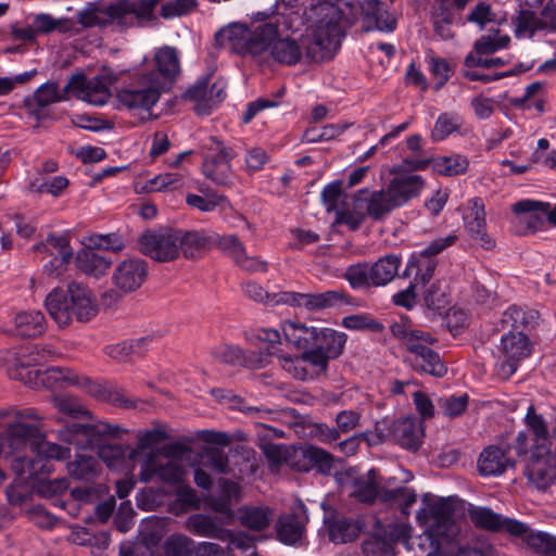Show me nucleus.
I'll use <instances>...</instances> for the list:
<instances>
[{
	"mask_svg": "<svg viewBox=\"0 0 556 556\" xmlns=\"http://www.w3.org/2000/svg\"><path fill=\"white\" fill-rule=\"evenodd\" d=\"M331 18L314 30L311 38L303 42L305 56L314 62L330 60L340 46L338 22L352 26L362 17L364 31L395 29L396 20L387 11L380 0H343L338 8H330Z\"/></svg>",
	"mask_w": 556,
	"mask_h": 556,
	"instance_id": "f257e3e1",
	"label": "nucleus"
},
{
	"mask_svg": "<svg viewBox=\"0 0 556 556\" xmlns=\"http://www.w3.org/2000/svg\"><path fill=\"white\" fill-rule=\"evenodd\" d=\"M125 432L126 430L119 426L103 421L93 424L70 421L59 430V438L79 450H96L99 458L109 468L117 469L139 456L138 450L111 442L112 439L119 438Z\"/></svg>",
	"mask_w": 556,
	"mask_h": 556,
	"instance_id": "f03ea898",
	"label": "nucleus"
},
{
	"mask_svg": "<svg viewBox=\"0 0 556 556\" xmlns=\"http://www.w3.org/2000/svg\"><path fill=\"white\" fill-rule=\"evenodd\" d=\"M282 332L287 344L301 352L300 359L321 372L327 371L329 361L342 355L348 340L344 332L332 328L307 326L291 320L282 324Z\"/></svg>",
	"mask_w": 556,
	"mask_h": 556,
	"instance_id": "7ed1b4c3",
	"label": "nucleus"
},
{
	"mask_svg": "<svg viewBox=\"0 0 556 556\" xmlns=\"http://www.w3.org/2000/svg\"><path fill=\"white\" fill-rule=\"evenodd\" d=\"M45 306L61 328L68 326L73 319L87 323L98 313L92 292L85 285L76 281L70 282L66 289L51 290L46 296Z\"/></svg>",
	"mask_w": 556,
	"mask_h": 556,
	"instance_id": "20e7f679",
	"label": "nucleus"
},
{
	"mask_svg": "<svg viewBox=\"0 0 556 556\" xmlns=\"http://www.w3.org/2000/svg\"><path fill=\"white\" fill-rule=\"evenodd\" d=\"M393 541H402L408 549L415 552V556H478L476 548H465L457 542L440 535L427 528L422 534L410 538L405 526L399 527L391 534Z\"/></svg>",
	"mask_w": 556,
	"mask_h": 556,
	"instance_id": "39448f33",
	"label": "nucleus"
},
{
	"mask_svg": "<svg viewBox=\"0 0 556 556\" xmlns=\"http://www.w3.org/2000/svg\"><path fill=\"white\" fill-rule=\"evenodd\" d=\"M165 90L147 72L136 73L130 81L117 90L121 104L128 109L150 110Z\"/></svg>",
	"mask_w": 556,
	"mask_h": 556,
	"instance_id": "423d86ee",
	"label": "nucleus"
},
{
	"mask_svg": "<svg viewBox=\"0 0 556 556\" xmlns=\"http://www.w3.org/2000/svg\"><path fill=\"white\" fill-rule=\"evenodd\" d=\"M161 0H118L105 8V14L118 25L130 27L146 26L157 21L155 9Z\"/></svg>",
	"mask_w": 556,
	"mask_h": 556,
	"instance_id": "0eeeda50",
	"label": "nucleus"
},
{
	"mask_svg": "<svg viewBox=\"0 0 556 556\" xmlns=\"http://www.w3.org/2000/svg\"><path fill=\"white\" fill-rule=\"evenodd\" d=\"M455 510L456 506L452 498H439L433 503H427V507L418 511L417 519L428 523V528L440 535L457 542L459 529L454 520Z\"/></svg>",
	"mask_w": 556,
	"mask_h": 556,
	"instance_id": "6e6552de",
	"label": "nucleus"
},
{
	"mask_svg": "<svg viewBox=\"0 0 556 556\" xmlns=\"http://www.w3.org/2000/svg\"><path fill=\"white\" fill-rule=\"evenodd\" d=\"M138 249L146 256L157 262H170L178 257L176 229H148L138 238Z\"/></svg>",
	"mask_w": 556,
	"mask_h": 556,
	"instance_id": "1a4fd4ad",
	"label": "nucleus"
},
{
	"mask_svg": "<svg viewBox=\"0 0 556 556\" xmlns=\"http://www.w3.org/2000/svg\"><path fill=\"white\" fill-rule=\"evenodd\" d=\"M525 475L540 490L556 485V450L552 453L549 446L533 445Z\"/></svg>",
	"mask_w": 556,
	"mask_h": 556,
	"instance_id": "9d476101",
	"label": "nucleus"
},
{
	"mask_svg": "<svg viewBox=\"0 0 556 556\" xmlns=\"http://www.w3.org/2000/svg\"><path fill=\"white\" fill-rule=\"evenodd\" d=\"M0 441L1 455L8 452H26L28 448L35 453L36 445L41 440V431L38 426L21 420H11L4 425Z\"/></svg>",
	"mask_w": 556,
	"mask_h": 556,
	"instance_id": "9b49d317",
	"label": "nucleus"
},
{
	"mask_svg": "<svg viewBox=\"0 0 556 556\" xmlns=\"http://www.w3.org/2000/svg\"><path fill=\"white\" fill-rule=\"evenodd\" d=\"M4 460L9 463L15 473V480L33 482L35 477L51 473L52 466L46 458H37L36 454L27 455L26 452H5Z\"/></svg>",
	"mask_w": 556,
	"mask_h": 556,
	"instance_id": "f8f14e48",
	"label": "nucleus"
},
{
	"mask_svg": "<svg viewBox=\"0 0 556 556\" xmlns=\"http://www.w3.org/2000/svg\"><path fill=\"white\" fill-rule=\"evenodd\" d=\"M148 263L142 258H128L121 262L113 274L114 286L124 293L138 290L148 277Z\"/></svg>",
	"mask_w": 556,
	"mask_h": 556,
	"instance_id": "ddd939ff",
	"label": "nucleus"
},
{
	"mask_svg": "<svg viewBox=\"0 0 556 556\" xmlns=\"http://www.w3.org/2000/svg\"><path fill=\"white\" fill-rule=\"evenodd\" d=\"M468 516L478 529L490 533L506 534L509 539L516 528L518 519L495 513L490 507L475 506L468 509Z\"/></svg>",
	"mask_w": 556,
	"mask_h": 556,
	"instance_id": "4468645a",
	"label": "nucleus"
},
{
	"mask_svg": "<svg viewBox=\"0 0 556 556\" xmlns=\"http://www.w3.org/2000/svg\"><path fill=\"white\" fill-rule=\"evenodd\" d=\"M154 61L156 68L147 71V73L156 81L157 86L166 91L180 73L177 51L175 48L165 46L155 52Z\"/></svg>",
	"mask_w": 556,
	"mask_h": 556,
	"instance_id": "2eb2a0df",
	"label": "nucleus"
},
{
	"mask_svg": "<svg viewBox=\"0 0 556 556\" xmlns=\"http://www.w3.org/2000/svg\"><path fill=\"white\" fill-rule=\"evenodd\" d=\"M516 457L511 454L510 447H498L490 445L480 453L477 467L481 476H501L508 468H514Z\"/></svg>",
	"mask_w": 556,
	"mask_h": 556,
	"instance_id": "dca6fc26",
	"label": "nucleus"
},
{
	"mask_svg": "<svg viewBox=\"0 0 556 556\" xmlns=\"http://www.w3.org/2000/svg\"><path fill=\"white\" fill-rule=\"evenodd\" d=\"M216 143L217 152L215 155H206L204 157L202 168L204 175L212 179L214 182L227 186L232 184V174L229 162L233 157V153L230 149L223 147L222 142L216 138H212Z\"/></svg>",
	"mask_w": 556,
	"mask_h": 556,
	"instance_id": "f3484780",
	"label": "nucleus"
},
{
	"mask_svg": "<svg viewBox=\"0 0 556 556\" xmlns=\"http://www.w3.org/2000/svg\"><path fill=\"white\" fill-rule=\"evenodd\" d=\"M178 253L181 251L186 258H199L214 248L216 232L211 230L176 229Z\"/></svg>",
	"mask_w": 556,
	"mask_h": 556,
	"instance_id": "a211bd4d",
	"label": "nucleus"
},
{
	"mask_svg": "<svg viewBox=\"0 0 556 556\" xmlns=\"http://www.w3.org/2000/svg\"><path fill=\"white\" fill-rule=\"evenodd\" d=\"M510 536L514 542L521 544L538 554L556 553V536L542 531H534L529 525L518 520Z\"/></svg>",
	"mask_w": 556,
	"mask_h": 556,
	"instance_id": "6ab92c4d",
	"label": "nucleus"
},
{
	"mask_svg": "<svg viewBox=\"0 0 556 556\" xmlns=\"http://www.w3.org/2000/svg\"><path fill=\"white\" fill-rule=\"evenodd\" d=\"M211 356L218 363L228 366L262 368L265 359L262 356L247 354L242 348L231 343H219L212 348Z\"/></svg>",
	"mask_w": 556,
	"mask_h": 556,
	"instance_id": "aec40b11",
	"label": "nucleus"
},
{
	"mask_svg": "<svg viewBox=\"0 0 556 556\" xmlns=\"http://www.w3.org/2000/svg\"><path fill=\"white\" fill-rule=\"evenodd\" d=\"M226 526L227 525L222 522L218 517L202 513L193 514L186 520V528L192 534L220 541H229L232 539V533L230 530L226 529Z\"/></svg>",
	"mask_w": 556,
	"mask_h": 556,
	"instance_id": "412c9836",
	"label": "nucleus"
},
{
	"mask_svg": "<svg viewBox=\"0 0 556 556\" xmlns=\"http://www.w3.org/2000/svg\"><path fill=\"white\" fill-rule=\"evenodd\" d=\"M64 99V94L59 91V84L48 81L41 85L31 97L25 98L24 105L37 121H42L48 117L47 108Z\"/></svg>",
	"mask_w": 556,
	"mask_h": 556,
	"instance_id": "4be33fe9",
	"label": "nucleus"
},
{
	"mask_svg": "<svg viewBox=\"0 0 556 556\" xmlns=\"http://www.w3.org/2000/svg\"><path fill=\"white\" fill-rule=\"evenodd\" d=\"M470 204V213L465 216L466 229L481 248L491 250L495 247V241L485 231L484 204L480 198L472 199Z\"/></svg>",
	"mask_w": 556,
	"mask_h": 556,
	"instance_id": "5701e85b",
	"label": "nucleus"
},
{
	"mask_svg": "<svg viewBox=\"0 0 556 556\" xmlns=\"http://www.w3.org/2000/svg\"><path fill=\"white\" fill-rule=\"evenodd\" d=\"M392 440L403 448L417 451L421 444L422 429L414 417H401L391 421Z\"/></svg>",
	"mask_w": 556,
	"mask_h": 556,
	"instance_id": "b1692460",
	"label": "nucleus"
},
{
	"mask_svg": "<svg viewBox=\"0 0 556 556\" xmlns=\"http://www.w3.org/2000/svg\"><path fill=\"white\" fill-rule=\"evenodd\" d=\"M282 30L278 18L262 25H257L250 30L247 42V54L261 55L266 50H270L276 37L281 36Z\"/></svg>",
	"mask_w": 556,
	"mask_h": 556,
	"instance_id": "393cba45",
	"label": "nucleus"
},
{
	"mask_svg": "<svg viewBox=\"0 0 556 556\" xmlns=\"http://www.w3.org/2000/svg\"><path fill=\"white\" fill-rule=\"evenodd\" d=\"M368 189L358 190L352 198V207L338 210L336 223L346 225L350 230H357L368 216Z\"/></svg>",
	"mask_w": 556,
	"mask_h": 556,
	"instance_id": "a878e982",
	"label": "nucleus"
},
{
	"mask_svg": "<svg viewBox=\"0 0 556 556\" xmlns=\"http://www.w3.org/2000/svg\"><path fill=\"white\" fill-rule=\"evenodd\" d=\"M425 186V180L419 175H407L391 179L387 189L396 207L403 206L413 198L419 195Z\"/></svg>",
	"mask_w": 556,
	"mask_h": 556,
	"instance_id": "bb28decb",
	"label": "nucleus"
},
{
	"mask_svg": "<svg viewBox=\"0 0 556 556\" xmlns=\"http://www.w3.org/2000/svg\"><path fill=\"white\" fill-rule=\"evenodd\" d=\"M354 299L344 289L327 290L320 293H305L304 307L309 312L339 308L353 305Z\"/></svg>",
	"mask_w": 556,
	"mask_h": 556,
	"instance_id": "cd10ccee",
	"label": "nucleus"
},
{
	"mask_svg": "<svg viewBox=\"0 0 556 556\" xmlns=\"http://www.w3.org/2000/svg\"><path fill=\"white\" fill-rule=\"evenodd\" d=\"M80 389L94 399L109 402L115 406L124 408H134L136 406L132 400L126 399L119 390L108 382L100 383L88 377H83Z\"/></svg>",
	"mask_w": 556,
	"mask_h": 556,
	"instance_id": "c85d7f7f",
	"label": "nucleus"
},
{
	"mask_svg": "<svg viewBox=\"0 0 556 556\" xmlns=\"http://www.w3.org/2000/svg\"><path fill=\"white\" fill-rule=\"evenodd\" d=\"M329 540L334 544H344L355 541L365 528L361 519L339 517L328 520Z\"/></svg>",
	"mask_w": 556,
	"mask_h": 556,
	"instance_id": "c756f323",
	"label": "nucleus"
},
{
	"mask_svg": "<svg viewBox=\"0 0 556 556\" xmlns=\"http://www.w3.org/2000/svg\"><path fill=\"white\" fill-rule=\"evenodd\" d=\"M250 30L245 25L235 23L228 27L219 29L215 34V43L218 48H229V50L245 55L247 42Z\"/></svg>",
	"mask_w": 556,
	"mask_h": 556,
	"instance_id": "7c9ffc66",
	"label": "nucleus"
},
{
	"mask_svg": "<svg viewBox=\"0 0 556 556\" xmlns=\"http://www.w3.org/2000/svg\"><path fill=\"white\" fill-rule=\"evenodd\" d=\"M414 348L415 353L413 354L410 363L415 370L431 375L437 378H441L447 372V368L438 352L430 348Z\"/></svg>",
	"mask_w": 556,
	"mask_h": 556,
	"instance_id": "2f4dec72",
	"label": "nucleus"
},
{
	"mask_svg": "<svg viewBox=\"0 0 556 556\" xmlns=\"http://www.w3.org/2000/svg\"><path fill=\"white\" fill-rule=\"evenodd\" d=\"M513 211L516 214H530L528 223L533 231L538 228L536 224L543 223L538 215L540 212L546 214L548 223L556 226V205L552 207L548 202L521 200L514 204Z\"/></svg>",
	"mask_w": 556,
	"mask_h": 556,
	"instance_id": "473e14b6",
	"label": "nucleus"
},
{
	"mask_svg": "<svg viewBox=\"0 0 556 556\" xmlns=\"http://www.w3.org/2000/svg\"><path fill=\"white\" fill-rule=\"evenodd\" d=\"M47 321L40 311L20 312L14 317L15 333L22 338L41 336L46 331Z\"/></svg>",
	"mask_w": 556,
	"mask_h": 556,
	"instance_id": "72a5a7b5",
	"label": "nucleus"
},
{
	"mask_svg": "<svg viewBox=\"0 0 556 556\" xmlns=\"http://www.w3.org/2000/svg\"><path fill=\"white\" fill-rule=\"evenodd\" d=\"M71 90H79L86 93L88 101L91 104L102 105L105 104L109 98V91L104 86L91 87L90 83H87L86 75L84 73H76L72 75L63 89L64 97Z\"/></svg>",
	"mask_w": 556,
	"mask_h": 556,
	"instance_id": "f704fd0d",
	"label": "nucleus"
},
{
	"mask_svg": "<svg viewBox=\"0 0 556 556\" xmlns=\"http://www.w3.org/2000/svg\"><path fill=\"white\" fill-rule=\"evenodd\" d=\"M35 375V384L50 387L52 382H65L70 386H81V378L77 372L67 367H50L43 371L39 369L28 370L27 375Z\"/></svg>",
	"mask_w": 556,
	"mask_h": 556,
	"instance_id": "c9c22d12",
	"label": "nucleus"
},
{
	"mask_svg": "<svg viewBox=\"0 0 556 556\" xmlns=\"http://www.w3.org/2000/svg\"><path fill=\"white\" fill-rule=\"evenodd\" d=\"M401 258L395 254L379 257L370 267L372 287H384L399 274Z\"/></svg>",
	"mask_w": 556,
	"mask_h": 556,
	"instance_id": "e433bc0d",
	"label": "nucleus"
},
{
	"mask_svg": "<svg viewBox=\"0 0 556 556\" xmlns=\"http://www.w3.org/2000/svg\"><path fill=\"white\" fill-rule=\"evenodd\" d=\"M380 490L378 470L372 468L354 480L351 495L362 503L372 504L379 498Z\"/></svg>",
	"mask_w": 556,
	"mask_h": 556,
	"instance_id": "4c0bfd02",
	"label": "nucleus"
},
{
	"mask_svg": "<svg viewBox=\"0 0 556 556\" xmlns=\"http://www.w3.org/2000/svg\"><path fill=\"white\" fill-rule=\"evenodd\" d=\"M277 538L280 542L292 545L302 538L305 525L296 514H287L278 518L276 523Z\"/></svg>",
	"mask_w": 556,
	"mask_h": 556,
	"instance_id": "58836bf2",
	"label": "nucleus"
},
{
	"mask_svg": "<svg viewBox=\"0 0 556 556\" xmlns=\"http://www.w3.org/2000/svg\"><path fill=\"white\" fill-rule=\"evenodd\" d=\"M303 46L289 37H276L270 49L273 59L281 64L294 65L301 61Z\"/></svg>",
	"mask_w": 556,
	"mask_h": 556,
	"instance_id": "ea45409f",
	"label": "nucleus"
},
{
	"mask_svg": "<svg viewBox=\"0 0 556 556\" xmlns=\"http://www.w3.org/2000/svg\"><path fill=\"white\" fill-rule=\"evenodd\" d=\"M539 312L534 309H523L518 306H510L504 314L502 323L516 332L528 330L536 325Z\"/></svg>",
	"mask_w": 556,
	"mask_h": 556,
	"instance_id": "a19ab883",
	"label": "nucleus"
},
{
	"mask_svg": "<svg viewBox=\"0 0 556 556\" xmlns=\"http://www.w3.org/2000/svg\"><path fill=\"white\" fill-rule=\"evenodd\" d=\"M67 471L72 478L91 481L100 473L101 466L96 457L77 454L74 460L67 463Z\"/></svg>",
	"mask_w": 556,
	"mask_h": 556,
	"instance_id": "79ce46f5",
	"label": "nucleus"
},
{
	"mask_svg": "<svg viewBox=\"0 0 556 556\" xmlns=\"http://www.w3.org/2000/svg\"><path fill=\"white\" fill-rule=\"evenodd\" d=\"M76 262L81 271L93 277L104 275L112 263L105 255L94 250L79 252Z\"/></svg>",
	"mask_w": 556,
	"mask_h": 556,
	"instance_id": "37998d69",
	"label": "nucleus"
},
{
	"mask_svg": "<svg viewBox=\"0 0 556 556\" xmlns=\"http://www.w3.org/2000/svg\"><path fill=\"white\" fill-rule=\"evenodd\" d=\"M50 473H43L35 477L30 484L31 490L41 497L61 498L68 489L66 478L49 479ZM56 500H54L55 502Z\"/></svg>",
	"mask_w": 556,
	"mask_h": 556,
	"instance_id": "c03bdc74",
	"label": "nucleus"
},
{
	"mask_svg": "<svg viewBox=\"0 0 556 556\" xmlns=\"http://www.w3.org/2000/svg\"><path fill=\"white\" fill-rule=\"evenodd\" d=\"M240 523L251 530L262 531L271 520V510L268 507L243 506L238 509Z\"/></svg>",
	"mask_w": 556,
	"mask_h": 556,
	"instance_id": "a18cd8bd",
	"label": "nucleus"
},
{
	"mask_svg": "<svg viewBox=\"0 0 556 556\" xmlns=\"http://www.w3.org/2000/svg\"><path fill=\"white\" fill-rule=\"evenodd\" d=\"M305 462L301 470L308 471L316 468L323 475H329L333 467V456L329 452L313 445L302 450Z\"/></svg>",
	"mask_w": 556,
	"mask_h": 556,
	"instance_id": "49530a36",
	"label": "nucleus"
},
{
	"mask_svg": "<svg viewBox=\"0 0 556 556\" xmlns=\"http://www.w3.org/2000/svg\"><path fill=\"white\" fill-rule=\"evenodd\" d=\"M502 352L507 358L521 359L530 355L531 346L529 338L521 331H509L502 338Z\"/></svg>",
	"mask_w": 556,
	"mask_h": 556,
	"instance_id": "de8ad7c7",
	"label": "nucleus"
},
{
	"mask_svg": "<svg viewBox=\"0 0 556 556\" xmlns=\"http://www.w3.org/2000/svg\"><path fill=\"white\" fill-rule=\"evenodd\" d=\"M368 201V217L374 220H382L397 208L387 188L369 192Z\"/></svg>",
	"mask_w": 556,
	"mask_h": 556,
	"instance_id": "09e8293b",
	"label": "nucleus"
},
{
	"mask_svg": "<svg viewBox=\"0 0 556 556\" xmlns=\"http://www.w3.org/2000/svg\"><path fill=\"white\" fill-rule=\"evenodd\" d=\"M47 244L49 250L54 252L53 260L50 262L52 269H58L70 263L73 257V249L70 245L68 236L50 233L47 237Z\"/></svg>",
	"mask_w": 556,
	"mask_h": 556,
	"instance_id": "8fccbe9b",
	"label": "nucleus"
},
{
	"mask_svg": "<svg viewBox=\"0 0 556 556\" xmlns=\"http://www.w3.org/2000/svg\"><path fill=\"white\" fill-rule=\"evenodd\" d=\"M437 267V261L419 254V256L413 255L403 273L404 277H409L415 269V281L417 283L426 285L430 281Z\"/></svg>",
	"mask_w": 556,
	"mask_h": 556,
	"instance_id": "3c124183",
	"label": "nucleus"
},
{
	"mask_svg": "<svg viewBox=\"0 0 556 556\" xmlns=\"http://www.w3.org/2000/svg\"><path fill=\"white\" fill-rule=\"evenodd\" d=\"M468 165V160L460 154L432 157L433 170L442 176L451 177L465 174Z\"/></svg>",
	"mask_w": 556,
	"mask_h": 556,
	"instance_id": "603ef678",
	"label": "nucleus"
},
{
	"mask_svg": "<svg viewBox=\"0 0 556 556\" xmlns=\"http://www.w3.org/2000/svg\"><path fill=\"white\" fill-rule=\"evenodd\" d=\"M379 498L382 503L397 505L402 514L408 515L410 506L416 503L417 495L413 489L399 486L393 490H380Z\"/></svg>",
	"mask_w": 556,
	"mask_h": 556,
	"instance_id": "864d4df0",
	"label": "nucleus"
},
{
	"mask_svg": "<svg viewBox=\"0 0 556 556\" xmlns=\"http://www.w3.org/2000/svg\"><path fill=\"white\" fill-rule=\"evenodd\" d=\"M93 493L94 490L92 488H75L71 490L70 498H56L53 504L66 510L70 516L77 517L81 503H90Z\"/></svg>",
	"mask_w": 556,
	"mask_h": 556,
	"instance_id": "5fc2aeb1",
	"label": "nucleus"
},
{
	"mask_svg": "<svg viewBox=\"0 0 556 556\" xmlns=\"http://www.w3.org/2000/svg\"><path fill=\"white\" fill-rule=\"evenodd\" d=\"M194 547L192 539L179 533L170 534L163 544L165 556H192Z\"/></svg>",
	"mask_w": 556,
	"mask_h": 556,
	"instance_id": "6e6d98bb",
	"label": "nucleus"
},
{
	"mask_svg": "<svg viewBox=\"0 0 556 556\" xmlns=\"http://www.w3.org/2000/svg\"><path fill=\"white\" fill-rule=\"evenodd\" d=\"M33 26L36 30V35L49 34L53 30H59L64 34L71 31L73 28L72 23L68 20H58L47 13L35 15L33 18Z\"/></svg>",
	"mask_w": 556,
	"mask_h": 556,
	"instance_id": "4d7b16f0",
	"label": "nucleus"
},
{
	"mask_svg": "<svg viewBox=\"0 0 556 556\" xmlns=\"http://www.w3.org/2000/svg\"><path fill=\"white\" fill-rule=\"evenodd\" d=\"M343 278L346 279L353 289L371 287L370 267L366 263L350 265Z\"/></svg>",
	"mask_w": 556,
	"mask_h": 556,
	"instance_id": "13d9d810",
	"label": "nucleus"
},
{
	"mask_svg": "<svg viewBox=\"0 0 556 556\" xmlns=\"http://www.w3.org/2000/svg\"><path fill=\"white\" fill-rule=\"evenodd\" d=\"M342 326L350 330H369L371 332H382L384 326L377 319L367 314H355L343 317Z\"/></svg>",
	"mask_w": 556,
	"mask_h": 556,
	"instance_id": "bf43d9fd",
	"label": "nucleus"
},
{
	"mask_svg": "<svg viewBox=\"0 0 556 556\" xmlns=\"http://www.w3.org/2000/svg\"><path fill=\"white\" fill-rule=\"evenodd\" d=\"M37 458H46L54 469L53 460H62L70 457V448L56 443L47 442L41 434V440L36 445Z\"/></svg>",
	"mask_w": 556,
	"mask_h": 556,
	"instance_id": "052dcab7",
	"label": "nucleus"
},
{
	"mask_svg": "<svg viewBox=\"0 0 556 556\" xmlns=\"http://www.w3.org/2000/svg\"><path fill=\"white\" fill-rule=\"evenodd\" d=\"M527 425L534 435V445H545L551 447L548 430L542 416L536 415L534 407L530 406L526 416Z\"/></svg>",
	"mask_w": 556,
	"mask_h": 556,
	"instance_id": "680f3d73",
	"label": "nucleus"
},
{
	"mask_svg": "<svg viewBox=\"0 0 556 556\" xmlns=\"http://www.w3.org/2000/svg\"><path fill=\"white\" fill-rule=\"evenodd\" d=\"M543 28L541 20L531 10H520L515 20V33L517 37L528 34L530 37L538 30Z\"/></svg>",
	"mask_w": 556,
	"mask_h": 556,
	"instance_id": "e2e57ef3",
	"label": "nucleus"
},
{
	"mask_svg": "<svg viewBox=\"0 0 556 556\" xmlns=\"http://www.w3.org/2000/svg\"><path fill=\"white\" fill-rule=\"evenodd\" d=\"M218 248L223 253L228 255L233 262L243 255L245 248L236 235L220 236L216 233L214 248Z\"/></svg>",
	"mask_w": 556,
	"mask_h": 556,
	"instance_id": "0e129e2a",
	"label": "nucleus"
},
{
	"mask_svg": "<svg viewBox=\"0 0 556 556\" xmlns=\"http://www.w3.org/2000/svg\"><path fill=\"white\" fill-rule=\"evenodd\" d=\"M53 403L59 412L72 418L91 417V413L74 396H56Z\"/></svg>",
	"mask_w": 556,
	"mask_h": 556,
	"instance_id": "69168bd1",
	"label": "nucleus"
},
{
	"mask_svg": "<svg viewBox=\"0 0 556 556\" xmlns=\"http://www.w3.org/2000/svg\"><path fill=\"white\" fill-rule=\"evenodd\" d=\"M469 403V396L467 393L462 395H451L447 397H441L439 400V407L442 409L444 416L448 418H455L465 413Z\"/></svg>",
	"mask_w": 556,
	"mask_h": 556,
	"instance_id": "338daca9",
	"label": "nucleus"
},
{
	"mask_svg": "<svg viewBox=\"0 0 556 556\" xmlns=\"http://www.w3.org/2000/svg\"><path fill=\"white\" fill-rule=\"evenodd\" d=\"M362 551L365 556H395L393 544L378 536L365 540Z\"/></svg>",
	"mask_w": 556,
	"mask_h": 556,
	"instance_id": "774afa93",
	"label": "nucleus"
}]
</instances>
